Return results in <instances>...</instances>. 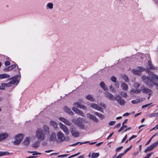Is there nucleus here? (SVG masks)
<instances>
[{"label":"nucleus","instance_id":"obj_21","mask_svg":"<svg viewBox=\"0 0 158 158\" xmlns=\"http://www.w3.org/2000/svg\"><path fill=\"white\" fill-rule=\"evenodd\" d=\"M30 140L31 139L30 137H27L23 143V144L25 146H27L30 143Z\"/></svg>","mask_w":158,"mask_h":158},{"label":"nucleus","instance_id":"obj_17","mask_svg":"<svg viewBox=\"0 0 158 158\" xmlns=\"http://www.w3.org/2000/svg\"><path fill=\"white\" fill-rule=\"evenodd\" d=\"M59 119L60 120L64 123L65 125L68 126H70L71 123L66 119L62 117H60Z\"/></svg>","mask_w":158,"mask_h":158},{"label":"nucleus","instance_id":"obj_57","mask_svg":"<svg viewBox=\"0 0 158 158\" xmlns=\"http://www.w3.org/2000/svg\"><path fill=\"white\" fill-rule=\"evenodd\" d=\"M140 152H139V151H137V152H134L133 154V156H137L138 154V153Z\"/></svg>","mask_w":158,"mask_h":158},{"label":"nucleus","instance_id":"obj_10","mask_svg":"<svg viewBox=\"0 0 158 158\" xmlns=\"http://www.w3.org/2000/svg\"><path fill=\"white\" fill-rule=\"evenodd\" d=\"M59 124L60 128L63 130L66 135H68L69 133V130L66 126L63 124L61 123H60Z\"/></svg>","mask_w":158,"mask_h":158},{"label":"nucleus","instance_id":"obj_35","mask_svg":"<svg viewBox=\"0 0 158 158\" xmlns=\"http://www.w3.org/2000/svg\"><path fill=\"white\" fill-rule=\"evenodd\" d=\"M89 143V141H86V142H83V143H81V142H77L74 144H72L70 146H75L79 144V143H80V144H82L86 143Z\"/></svg>","mask_w":158,"mask_h":158},{"label":"nucleus","instance_id":"obj_42","mask_svg":"<svg viewBox=\"0 0 158 158\" xmlns=\"http://www.w3.org/2000/svg\"><path fill=\"white\" fill-rule=\"evenodd\" d=\"M156 135V134H155L153 136H152L150 139L146 143V145H147L148 144H149L150 143V142H151L152 139V138L154 136H155Z\"/></svg>","mask_w":158,"mask_h":158},{"label":"nucleus","instance_id":"obj_11","mask_svg":"<svg viewBox=\"0 0 158 158\" xmlns=\"http://www.w3.org/2000/svg\"><path fill=\"white\" fill-rule=\"evenodd\" d=\"M90 106L92 108L99 111L101 112H103V109L100 107L99 106L95 103H92L90 104Z\"/></svg>","mask_w":158,"mask_h":158},{"label":"nucleus","instance_id":"obj_8","mask_svg":"<svg viewBox=\"0 0 158 158\" xmlns=\"http://www.w3.org/2000/svg\"><path fill=\"white\" fill-rule=\"evenodd\" d=\"M9 80H11L7 83V87H10L11 85L15 84L17 85L19 83V81L17 80L16 77H14L12 79H9Z\"/></svg>","mask_w":158,"mask_h":158},{"label":"nucleus","instance_id":"obj_27","mask_svg":"<svg viewBox=\"0 0 158 158\" xmlns=\"http://www.w3.org/2000/svg\"><path fill=\"white\" fill-rule=\"evenodd\" d=\"M94 113L95 115L98 116L100 119H102L105 118L104 115L101 113H99L98 112H95Z\"/></svg>","mask_w":158,"mask_h":158},{"label":"nucleus","instance_id":"obj_55","mask_svg":"<svg viewBox=\"0 0 158 158\" xmlns=\"http://www.w3.org/2000/svg\"><path fill=\"white\" fill-rule=\"evenodd\" d=\"M136 137V136L135 135H133L132 136H131L129 139V140H131V139L135 138Z\"/></svg>","mask_w":158,"mask_h":158},{"label":"nucleus","instance_id":"obj_47","mask_svg":"<svg viewBox=\"0 0 158 158\" xmlns=\"http://www.w3.org/2000/svg\"><path fill=\"white\" fill-rule=\"evenodd\" d=\"M32 153V155L33 156L35 155H40L41 154V153L38 152L36 151H33V153Z\"/></svg>","mask_w":158,"mask_h":158},{"label":"nucleus","instance_id":"obj_39","mask_svg":"<svg viewBox=\"0 0 158 158\" xmlns=\"http://www.w3.org/2000/svg\"><path fill=\"white\" fill-rule=\"evenodd\" d=\"M110 80L112 82H116L117 78L115 77L114 76H113L110 77Z\"/></svg>","mask_w":158,"mask_h":158},{"label":"nucleus","instance_id":"obj_32","mask_svg":"<svg viewBox=\"0 0 158 158\" xmlns=\"http://www.w3.org/2000/svg\"><path fill=\"white\" fill-rule=\"evenodd\" d=\"M99 155L98 153H93L92 154L91 157L92 158H97Z\"/></svg>","mask_w":158,"mask_h":158},{"label":"nucleus","instance_id":"obj_54","mask_svg":"<svg viewBox=\"0 0 158 158\" xmlns=\"http://www.w3.org/2000/svg\"><path fill=\"white\" fill-rule=\"evenodd\" d=\"M5 64L6 66H8L10 64V62L8 61H6L5 62Z\"/></svg>","mask_w":158,"mask_h":158},{"label":"nucleus","instance_id":"obj_20","mask_svg":"<svg viewBox=\"0 0 158 158\" xmlns=\"http://www.w3.org/2000/svg\"><path fill=\"white\" fill-rule=\"evenodd\" d=\"M8 136V134L7 133H4L0 134V141L7 138Z\"/></svg>","mask_w":158,"mask_h":158},{"label":"nucleus","instance_id":"obj_38","mask_svg":"<svg viewBox=\"0 0 158 158\" xmlns=\"http://www.w3.org/2000/svg\"><path fill=\"white\" fill-rule=\"evenodd\" d=\"M123 79L126 82H127L129 81V79H128V77L126 75H123Z\"/></svg>","mask_w":158,"mask_h":158},{"label":"nucleus","instance_id":"obj_14","mask_svg":"<svg viewBox=\"0 0 158 158\" xmlns=\"http://www.w3.org/2000/svg\"><path fill=\"white\" fill-rule=\"evenodd\" d=\"M141 90L144 93L149 94L152 93V91L150 89L145 87L144 86L141 87Z\"/></svg>","mask_w":158,"mask_h":158},{"label":"nucleus","instance_id":"obj_28","mask_svg":"<svg viewBox=\"0 0 158 158\" xmlns=\"http://www.w3.org/2000/svg\"><path fill=\"white\" fill-rule=\"evenodd\" d=\"M10 77V76L7 74L5 73L2 74H0V79L8 78Z\"/></svg>","mask_w":158,"mask_h":158},{"label":"nucleus","instance_id":"obj_41","mask_svg":"<svg viewBox=\"0 0 158 158\" xmlns=\"http://www.w3.org/2000/svg\"><path fill=\"white\" fill-rule=\"evenodd\" d=\"M120 94L124 97H126L127 96V94L126 93H123L122 92H121L120 93Z\"/></svg>","mask_w":158,"mask_h":158},{"label":"nucleus","instance_id":"obj_45","mask_svg":"<svg viewBox=\"0 0 158 158\" xmlns=\"http://www.w3.org/2000/svg\"><path fill=\"white\" fill-rule=\"evenodd\" d=\"M134 86L136 88H138L140 86V84L138 83H135L134 84Z\"/></svg>","mask_w":158,"mask_h":158},{"label":"nucleus","instance_id":"obj_22","mask_svg":"<svg viewBox=\"0 0 158 158\" xmlns=\"http://www.w3.org/2000/svg\"><path fill=\"white\" fill-rule=\"evenodd\" d=\"M89 118L90 119H92L95 122L97 123L98 122V119L95 116L92 114H89Z\"/></svg>","mask_w":158,"mask_h":158},{"label":"nucleus","instance_id":"obj_29","mask_svg":"<svg viewBox=\"0 0 158 158\" xmlns=\"http://www.w3.org/2000/svg\"><path fill=\"white\" fill-rule=\"evenodd\" d=\"M50 124L55 129H56L57 128V124L55 122L51 121L50 122Z\"/></svg>","mask_w":158,"mask_h":158},{"label":"nucleus","instance_id":"obj_52","mask_svg":"<svg viewBox=\"0 0 158 158\" xmlns=\"http://www.w3.org/2000/svg\"><path fill=\"white\" fill-rule=\"evenodd\" d=\"M16 65L15 64L12 65L11 66H9V67H10V69L11 70L15 68L16 67Z\"/></svg>","mask_w":158,"mask_h":158},{"label":"nucleus","instance_id":"obj_60","mask_svg":"<svg viewBox=\"0 0 158 158\" xmlns=\"http://www.w3.org/2000/svg\"><path fill=\"white\" fill-rule=\"evenodd\" d=\"M141 91V89H136V94H138Z\"/></svg>","mask_w":158,"mask_h":158},{"label":"nucleus","instance_id":"obj_48","mask_svg":"<svg viewBox=\"0 0 158 158\" xmlns=\"http://www.w3.org/2000/svg\"><path fill=\"white\" fill-rule=\"evenodd\" d=\"M100 105L101 106L103 107L105 109L106 108V106L105 104H104V103L102 102H101L100 103Z\"/></svg>","mask_w":158,"mask_h":158},{"label":"nucleus","instance_id":"obj_43","mask_svg":"<svg viewBox=\"0 0 158 158\" xmlns=\"http://www.w3.org/2000/svg\"><path fill=\"white\" fill-rule=\"evenodd\" d=\"M130 93L131 94H136V89H132L130 91Z\"/></svg>","mask_w":158,"mask_h":158},{"label":"nucleus","instance_id":"obj_31","mask_svg":"<svg viewBox=\"0 0 158 158\" xmlns=\"http://www.w3.org/2000/svg\"><path fill=\"white\" fill-rule=\"evenodd\" d=\"M48 9H52L53 8V4L52 3H48L47 4V8L48 9Z\"/></svg>","mask_w":158,"mask_h":158},{"label":"nucleus","instance_id":"obj_56","mask_svg":"<svg viewBox=\"0 0 158 158\" xmlns=\"http://www.w3.org/2000/svg\"><path fill=\"white\" fill-rule=\"evenodd\" d=\"M129 150V148H127L124 151L123 153H122L123 154V155H124Z\"/></svg>","mask_w":158,"mask_h":158},{"label":"nucleus","instance_id":"obj_46","mask_svg":"<svg viewBox=\"0 0 158 158\" xmlns=\"http://www.w3.org/2000/svg\"><path fill=\"white\" fill-rule=\"evenodd\" d=\"M10 67L9 66L8 67H7V68H4L3 69V71L5 72H7L8 71H10L11 70H10Z\"/></svg>","mask_w":158,"mask_h":158},{"label":"nucleus","instance_id":"obj_3","mask_svg":"<svg viewBox=\"0 0 158 158\" xmlns=\"http://www.w3.org/2000/svg\"><path fill=\"white\" fill-rule=\"evenodd\" d=\"M84 119L83 118H78L77 119H74L72 121V122L77 125L80 129H84L85 128V125L81 121Z\"/></svg>","mask_w":158,"mask_h":158},{"label":"nucleus","instance_id":"obj_62","mask_svg":"<svg viewBox=\"0 0 158 158\" xmlns=\"http://www.w3.org/2000/svg\"><path fill=\"white\" fill-rule=\"evenodd\" d=\"M121 126V123H119L115 126V127L118 128Z\"/></svg>","mask_w":158,"mask_h":158},{"label":"nucleus","instance_id":"obj_6","mask_svg":"<svg viewBox=\"0 0 158 158\" xmlns=\"http://www.w3.org/2000/svg\"><path fill=\"white\" fill-rule=\"evenodd\" d=\"M114 100L116 101L121 106H124L126 102L119 95L117 94L115 95Z\"/></svg>","mask_w":158,"mask_h":158},{"label":"nucleus","instance_id":"obj_1","mask_svg":"<svg viewBox=\"0 0 158 158\" xmlns=\"http://www.w3.org/2000/svg\"><path fill=\"white\" fill-rule=\"evenodd\" d=\"M43 129L41 128H38L35 131V136L36 138L40 141H43L46 137V132H49V127L44 125Z\"/></svg>","mask_w":158,"mask_h":158},{"label":"nucleus","instance_id":"obj_12","mask_svg":"<svg viewBox=\"0 0 158 158\" xmlns=\"http://www.w3.org/2000/svg\"><path fill=\"white\" fill-rule=\"evenodd\" d=\"M73 105L77 108L82 109L85 110L87 109V107L83 105H82L81 103L79 102H76L74 103Z\"/></svg>","mask_w":158,"mask_h":158},{"label":"nucleus","instance_id":"obj_18","mask_svg":"<svg viewBox=\"0 0 158 158\" xmlns=\"http://www.w3.org/2000/svg\"><path fill=\"white\" fill-rule=\"evenodd\" d=\"M156 146V144L154 143L152 144L148 147L146 149H145L144 152L146 153L147 152L151 151Z\"/></svg>","mask_w":158,"mask_h":158},{"label":"nucleus","instance_id":"obj_25","mask_svg":"<svg viewBox=\"0 0 158 158\" xmlns=\"http://www.w3.org/2000/svg\"><path fill=\"white\" fill-rule=\"evenodd\" d=\"M148 65L150 67V68L151 69L153 70H156V68L152 64V62L151 61V60H149L148 61Z\"/></svg>","mask_w":158,"mask_h":158},{"label":"nucleus","instance_id":"obj_2","mask_svg":"<svg viewBox=\"0 0 158 158\" xmlns=\"http://www.w3.org/2000/svg\"><path fill=\"white\" fill-rule=\"evenodd\" d=\"M141 79L148 86L149 88H152L154 82H153L152 79H150L149 77L145 75L142 76Z\"/></svg>","mask_w":158,"mask_h":158},{"label":"nucleus","instance_id":"obj_15","mask_svg":"<svg viewBox=\"0 0 158 158\" xmlns=\"http://www.w3.org/2000/svg\"><path fill=\"white\" fill-rule=\"evenodd\" d=\"M72 110L76 113L81 115L82 116L84 117L85 115L83 112L81 110L77 109V108L73 107Z\"/></svg>","mask_w":158,"mask_h":158},{"label":"nucleus","instance_id":"obj_59","mask_svg":"<svg viewBox=\"0 0 158 158\" xmlns=\"http://www.w3.org/2000/svg\"><path fill=\"white\" fill-rule=\"evenodd\" d=\"M158 128V124L157 125H156L155 127H153L152 129L150 130V131L152 130L156 129H157Z\"/></svg>","mask_w":158,"mask_h":158},{"label":"nucleus","instance_id":"obj_19","mask_svg":"<svg viewBox=\"0 0 158 158\" xmlns=\"http://www.w3.org/2000/svg\"><path fill=\"white\" fill-rule=\"evenodd\" d=\"M63 110L64 112L69 113L70 115H73V113L68 107L64 106Z\"/></svg>","mask_w":158,"mask_h":158},{"label":"nucleus","instance_id":"obj_33","mask_svg":"<svg viewBox=\"0 0 158 158\" xmlns=\"http://www.w3.org/2000/svg\"><path fill=\"white\" fill-rule=\"evenodd\" d=\"M146 70L148 74L151 76H153L155 77V76L156 75H155L154 73L149 69H148L147 70Z\"/></svg>","mask_w":158,"mask_h":158},{"label":"nucleus","instance_id":"obj_49","mask_svg":"<svg viewBox=\"0 0 158 158\" xmlns=\"http://www.w3.org/2000/svg\"><path fill=\"white\" fill-rule=\"evenodd\" d=\"M116 123V122L115 121H112L111 122H110L109 123V125H113L115 124V123Z\"/></svg>","mask_w":158,"mask_h":158},{"label":"nucleus","instance_id":"obj_58","mask_svg":"<svg viewBox=\"0 0 158 158\" xmlns=\"http://www.w3.org/2000/svg\"><path fill=\"white\" fill-rule=\"evenodd\" d=\"M123 154L122 153H120L119 154L117 157L116 158H121V157L123 156Z\"/></svg>","mask_w":158,"mask_h":158},{"label":"nucleus","instance_id":"obj_53","mask_svg":"<svg viewBox=\"0 0 158 158\" xmlns=\"http://www.w3.org/2000/svg\"><path fill=\"white\" fill-rule=\"evenodd\" d=\"M127 138V134L123 138L122 140L121 143H122Z\"/></svg>","mask_w":158,"mask_h":158},{"label":"nucleus","instance_id":"obj_40","mask_svg":"<svg viewBox=\"0 0 158 158\" xmlns=\"http://www.w3.org/2000/svg\"><path fill=\"white\" fill-rule=\"evenodd\" d=\"M7 84H3V83H2L1 84V85H0V88H3V89H1V90H4L5 89V87H7Z\"/></svg>","mask_w":158,"mask_h":158},{"label":"nucleus","instance_id":"obj_24","mask_svg":"<svg viewBox=\"0 0 158 158\" xmlns=\"http://www.w3.org/2000/svg\"><path fill=\"white\" fill-rule=\"evenodd\" d=\"M121 86L123 90H127L128 89V85L125 83H122L121 85Z\"/></svg>","mask_w":158,"mask_h":158},{"label":"nucleus","instance_id":"obj_64","mask_svg":"<svg viewBox=\"0 0 158 158\" xmlns=\"http://www.w3.org/2000/svg\"><path fill=\"white\" fill-rule=\"evenodd\" d=\"M37 157L36 156H29L26 158H36Z\"/></svg>","mask_w":158,"mask_h":158},{"label":"nucleus","instance_id":"obj_26","mask_svg":"<svg viewBox=\"0 0 158 158\" xmlns=\"http://www.w3.org/2000/svg\"><path fill=\"white\" fill-rule=\"evenodd\" d=\"M85 98L91 101L94 102L95 100V99L93 98V96L90 94H89L87 95Z\"/></svg>","mask_w":158,"mask_h":158},{"label":"nucleus","instance_id":"obj_51","mask_svg":"<svg viewBox=\"0 0 158 158\" xmlns=\"http://www.w3.org/2000/svg\"><path fill=\"white\" fill-rule=\"evenodd\" d=\"M110 90H112V92H115V89H114V88L113 87L112 85H110Z\"/></svg>","mask_w":158,"mask_h":158},{"label":"nucleus","instance_id":"obj_9","mask_svg":"<svg viewBox=\"0 0 158 158\" xmlns=\"http://www.w3.org/2000/svg\"><path fill=\"white\" fill-rule=\"evenodd\" d=\"M57 136L58 140L57 142L58 143L63 141L65 139V137L64 134L61 131H59L57 132Z\"/></svg>","mask_w":158,"mask_h":158},{"label":"nucleus","instance_id":"obj_13","mask_svg":"<svg viewBox=\"0 0 158 158\" xmlns=\"http://www.w3.org/2000/svg\"><path fill=\"white\" fill-rule=\"evenodd\" d=\"M56 133L54 132H52L50 135L48 139L50 142H54L56 140Z\"/></svg>","mask_w":158,"mask_h":158},{"label":"nucleus","instance_id":"obj_63","mask_svg":"<svg viewBox=\"0 0 158 158\" xmlns=\"http://www.w3.org/2000/svg\"><path fill=\"white\" fill-rule=\"evenodd\" d=\"M130 114V113H125V114H124L123 116H128L129 115V114Z\"/></svg>","mask_w":158,"mask_h":158},{"label":"nucleus","instance_id":"obj_50","mask_svg":"<svg viewBox=\"0 0 158 158\" xmlns=\"http://www.w3.org/2000/svg\"><path fill=\"white\" fill-rule=\"evenodd\" d=\"M151 104V103H150L147 104L145 105H143L142 107V108H146V107L149 106Z\"/></svg>","mask_w":158,"mask_h":158},{"label":"nucleus","instance_id":"obj_23","mask_svg":"<svg viewBox=\"0 0 158 158\" xmlns=\"http://www.w3.org/2000/svg\"><path fill=\"white\" fill-rule=\"evenodd\" d=\"M100 87L104 90L107 91L108 90L107 86L105 85V83L103 82H101L100 84Z\"/></svg>","mask_w":158,"mask_h":158},{"label":"nucleus","instance_id":"obj_30","mask_svg":"<svg viewBox=\"0 0 158 158\" xmlns=\"http://www.w3.org/2000/svg\"><path fill=\"white\" fill-rule=\"evenodd\" d=\"M40 143L38 141L35 142L32 144V147L34 148H38L40 145Z\"/></svg>","mask_w":158,"mask_h":158},{"label":"nucleus","instance_id":"obj_44","mask_svg":"<svg viewBox=\"0 0 158 158\" xmlns=\"http://www.w3.org/2000/svg\"><path fill=\"white\" fill-rule=\"evenodd\" d=\"M123 148V146H120L117 148L115 150L116 152H119Z\"/></svg>","mask_w":158,"mask_h":158},{"label":"nucleus","instance_id":"obj_61","mask_svg":"<svg viewBox=\"0 0 158 158\" xmlns=\"http://www.w3.org/2000/svg\"><path fill=\"white\" fill-rule=\"evenodd\" d=\"M113 133H114V132H113L112 133H111L108 136V137L107 138V140L110 137H111L112 136V135H113Z\"/></svg>","mask_w":158,"mask_h":158},{"label":"nucleus","instance_id":"obj_5","mask_svg":"<svg viewBox=\"0 0 158 158\" xmlns=\"http://www.w3.org/2000/svg\"><path fill=\"white\" fill-rule=\"evenodd\" d=\"M23 135L22 134H19L15 136V140L13 143L15 145H18L23 140Z\"/></svg>","mask_w":158,"mask_h":158},{"label":"nucleus","instance_id":"obj_16","mask_svg":"<svg viewBox=\"0 0 158 158\" xmlns=\"http://www.w3.org/2000/svg\"><path fill=\"white\" fill-rule=\"evenodd\" d=\"M105 95L108 98L113 101L115 100V96L114 95L109 92H106L105 93Z\"/></svg>","mask_w":158,"mask_h":158},{"label":"nucleus","instance_id":"obj_36","mask_svg":"<svg viewBox=\"0 0 158 158\" xmlns=\"http://www.w3.org/2000/svg\"><path fill=\"white\" fill-rule=\"evenodd\" d=\"M158 116V113H153L150 114L149 117L150 118H152L153 117H157Z\"/></svg>","mask_w":158,"mask_h":158},{"label":"nucleus","instance_id":"obj_37","mask_svg":"<svg viewBox=\"0 0 158 158\" xmlns=\"http://www.w3.org/2000/svg\"><path fill=\"white\" fill-rule=\"evenodd\" d=\"M142 101V100H140L139 99H136L135 100H134L131 101V102L133 104H137L140 102Z\"/></svg>","mask_w":158,"mask_h":158},{"label":"nucleus","instance_id":"obj_7","mask_svg":"<svg viewBox=\"0 0 158 158\" xmlns=\"http://www.w3.org/2000/svg\"><path fill=\"white\" fill-rule=\"evenodd\" d=\"M70 130L73 136L74 137H77L80 135L79 132L77 130L75 127H71L70 128Z\"/></svg>","mask_w":158,"mask_h":158},{"label":"nucleus","instance_id":"obj_4","mask_svg":"<svg viewBox=\"0 0 158 158\" xmlns=\"http://www.w3.org/2000/svg\"><path fill=\"white\" fill-rule=\"evenodd\" d=\"M146 70L144 67L141 66H139L137 67V69H133L131 70L133 74L135 75L140 76L142 72Z\"/></svg>","mask_w":158,"mask_h":158},{"label":"nucleus","instance_id":"obj_34","mask_svg":"<svg viewBox=\"0 0 158 158\" xmlns=\"http://www.w3.org/2000/svg\"><path fill=\"white\" fill-rule=\"evenodd\" d=\"M10 153L8 152H0V156H3L5 155H9Z\"/></svg>","mask_w":158,"mask_h":158}]
</instances>
